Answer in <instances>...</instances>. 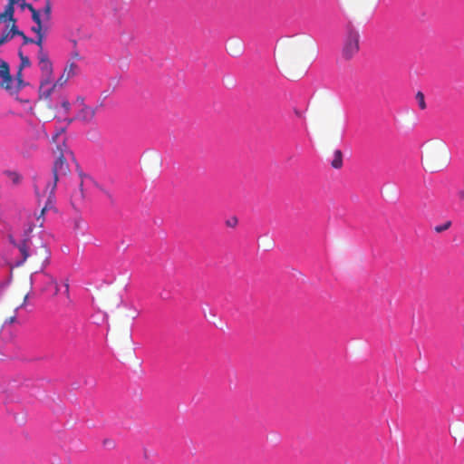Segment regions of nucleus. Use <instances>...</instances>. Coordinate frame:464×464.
Instances as JSON below:
<instances>
[{
	"label": "nucleus",
	"mask_w": 464,
	"mask_h": 464,
	"mask_svg": "<svg viewBox=\"0 0 464 464\" xmlns=\"http://www.w3.org/2000/svg\"><path fill=\"white\" fill-rule=\"evenodd\" d=\"M416 100L418 102L420 110L426 109L424 94L421 92H418L416 94Z\"/></svg>",
	"instance_id": "nucleus-18"
},
{
	"label": "nucleus",
	"mask_w": 464,
	"mask_h": 464,
	"mask_svg": "<svg viewBox=\"0 0 464 464\" xmlns=\"http://www.w3.org/2000/svg\"><path fill=\"white\" fill-rule=\"evenodd\" d=\"M231 52L233 53V54H238L241 52V48L240 46H238L237 50H232Z\"/></svg>",
	"instance_id": "nucleus-30"
},
{
	"label": "nucleus",
	"mask_w": 464,
	"mask_h": 464,
	"mask_svg": "<svg viewBox=\"0 0 464 464\" xmlns=\"http://www.w3.org/2000/svg\"><path fill=\"white\" fill-rule=\"evenodd\" d=\"M5 175L9 178V179L12 181L13 184H19L21 181V176L13 171H6Z\"/></svg>",
	"instance_id": "nucleus-15"
},
{
	"label": "nucleus",
	"mask_w": 464,
	"mask_h": 464,
	"mask_svg": "<svg viewBox=\"0 0 464 464\" xmlns=\"http://www.w3.org/2000/svg\"><path fill=\"white\" fill-rule=\"evenodd\" d=\"M81 102L82 107L80 110V111L76 114L75 120L83 121L85 123H89L94 119L96 114V109L85 105L83 103V100H82Z\"/></svg>",
	"instance_id": "nucleus-10"
},
{
	"label": "nucleus",
	"mask_w": 464,
	"mask_h": 464,
	"mask_svg": "<svg viewBox=\"0 0 464 464\" xmlns=\"http://www.w3.org/2000/svg\"><path fill=\"white\" fill-rule=\"evenodd\" d=\"M74 120H75V118H73V119H65L64 121H66V126L71 124Z\"/></svg>",
	"instance_id": "nucleus-28"
},
{
	"label": "nucleus",
	"mask_w": 464,
	"mask_h": 464,
	"mask_svg": "<svg viewBox=\"0 0 464 464\" xmlns=\"http://www.w3.org/2000/svg\"><path fill=\"white\" fill-rule=\"evenodd\" d=\"M15 320H16L15 315L11 316V317H9V318H7V319L5 320V324H13V323H14V322H15Z\"/></svg>",
	"instance_id": "nucleus-25"
},
{
	"label": "nucleus",
	"mask_w": 464,
	"mask_h": 464,
	"mask_svg": "<svg viewBox=\"0 0 464 464\" xmlns=\"http://www.w3.org/2000/svg\"><path fill=\"white\" fill-rule=\"evenodd\" d=\"M65 288H66V292L68 293V291H69V285L68 284H65Z\"/></svg>",
	"instance_id": "nucleus-33"
},
{
	"label": "nucleus",
	"mask_w": 464,
	"mask_h": 464,
	"mask_svg": "<svg viewBox=\"0 0 464 464\" xmlns=\"http://www.w3.org/2000/svg\"><path fill=\"white\" fill-rule=\"evenodd\" d=\"M57 151L59 152V155L53 166L52 178L45 182L43 189V194L44 196H47L48 201L55 190L59 179L65 177L70 172L69 165L66 161V156H72V152L65 146L64 141H63L62 145H57Z\"/></svg>",
	"instance_id": "nucleus-4"
},
{
	"label": "nucleus",
	"mask_w": 464,
	"mask_h": 464,
	"mask_svg": "<svg viewBox=\"0 0 464 464\" xmlns=\"http://www.w3.org/2000/svg\"><path fill=\"white\" fill-rule=\"evenodd\" d=\"M32 20L35 24L31 30L36 34V35H42L45 34L46 28L44 29L43 21L41 18L40 11H34L32 15Z\"/></svg>",
	"instance_id": "nucleus-12"
},
{
	"label": "nucleus",
	"mask_w": 464,
	"mask_h": 464,
	"mask_svg": "<svg viewBox=\"0 0 464 464\" xmlns=\"http://www.w3.org/2000/svg\"><path fill=\"white\" fill-rule=\"evenodd\" d=\"M42 186V180L38 181L36 184H35V190L38 192V189L40 188V187Z\"/></svg>",
	"instance_id": "nucleus-29"
},
{
	"label": "nucleus",
	"mask_w": 464,
	"mask_h": 464,
	"mask_svg": "<svg viewBox=\"0 0 464 464\" xmlns=\"http://www.w3.org/2000/svg\"><path fill=\"white\" fill-rule=\"evenodd\" d=\"M82 187V181L80 184V191L75 192L73 194V196H72L74 200H82V199H83L84 194H83Z\"/></svg>",
	"instance_id": "nucleus-22"
},
{
	"label": "nucleus",
	"mask_w": 464,
	"mask_h": 464,
	"mask_svg": "<svg viewBox=\"0 0 464 464\" xmlns=\"http://www.w3.org/2000/svg\"><path fill=\"white\" fill-rule=\"evenodd\" d=\"M306 47L303 38H287L281 42L277 55L280 66L288 78L295 79L305 74L308 65L301 63V55Z\"/></svg>",
	"instance_id": "nucleus-1"
},
{
	"label": "nucleus",
	"mask_w": 464,
	"mask_h": 464,
	"mask_svg": "<svg viewBox=\"0 0 464 464\" xmlns=\"http://www.w3.org/2000/svg\"><path fill=\"white\" fill-rule=\"evenodd\" d=\"M50 281L52 284H53L55 285V288H58V284L56 282V280L53 278V277H50ZM58 291V289H56V292Z\"/></svg>",
	"instance_id": "nucleus-26"
},
{
	"label": "nucleus",
	"mask_w": 464,
	"mask_h": 464,
	"mask_svg": "<svg viewBox=\"0 0 464 464\" xmlns=\"http://www.w3.org/2000/svg\"><path fill=\"white\" fill-rule=\"evenodd\" d=\"M6 43V36L0 35V45Z\"/></svg>",
	"instance_id": "nucleus-27"
},
{
	"label": "nucleus",
	"mask_w": 464,
	"mask_h": 464,
	"mask_svg": "<svg viewBox=\"0 0 464 464\" xmlns=\"http://www.w3.org/2000/svg\"><path fill=\"white\" fill-rule=\"evenodd\" d=\"M44 39V34L36 35V38L33 39V44H35L39 47V50H44V48H43Z\"/></svg>",
	"instance_id": "nucleus-21"
},
{
	"label": "nucleus",
	"mask_w": 464,
	"mask_h": 464,
	"mask_svg": "<svg viewBox=\"0 0 464 464\" xmlns=\"http://www.w3.org/2000/svg\"><path fill=\"white\" fill-rule=\"evenodd\" d=\"M10 240L17 246L22 256V260L18 262V265L24 264L28 257H31L35 265H40L41 268L45 267L49 264L51 253L42 240H38L37 244H33L28 239H24L17 244L13 240L12 237H10Z\"/></svg>",
	"instance_id": "nucleus-3"
},
{
	"label": "nucleus",
	"mask_w": 464,
	"mask_h": 464,
	"mask_svg": "<svg viewBox=\"0 0 464 464\" xmlns=\"http://www.w3.org/2000/svg\"><path fill=\"white\" fill-rule=\"evenodd\" d=\"M14 4H19L22 9L27 8L32 14L34 11H38L32 4L26 3L25 0H16Z\"/></svg>",
	"instance_id": "nucleus-16"
},
{
	"label": "nucleus",
	"mask_w": 464,
	"mask_h": 464,
	"mask_svg": "<svg viewBox=\"0 0 464 464\" xmlns=\"http://www.w3.org/2000/svg\"><path fill=\"white\" fill-rule=\"evenodd\" d=\"M62 107L64 109L65 112H68L71 108V104L68 100H63L62 102Z\"/></svg>",
	"instance_id": "nucleus-24"
},
{
	"label": "nucleus",
	"mask_w": 464,
	"mask_h": 464,
	"mask_svg": "<svg viewBox=\"0 0 464 464\" xmlns=\"http://www.w3.org/2000/svg\"><path fill=\"white\" fill-rule=\"evenodd\" d=\"M16 0H9L8 5L5 6V11L0 14V29L1 35H4L6 30H10L12 24L16 23L14 18V3Z\"/></svg>",
	"instance_id": "nucleus-7"
},
{
	"label": "nucleus",
	"mask_w": 464,
	"mask_h": 464,
	"mask_svg": "<svg viewBox=\"0 0 464 464\" xmlns=\"http://www.w3.org/2000/svg\"><path fill=\"white\" fill-rule=\"evenodd\" d=\"M65 128H66V126H62L56 130L55 133L53 135V138H52L53 142L58 141L59 137L64 132Z\"/></svg>",
	"instance_id": "nucleus-20"
},
{
	"label": "nucleus",
	"mask_w": 464,
	"mask_h": 464,
	"mask_svg": "<svg viewBox=\"0 0 464 464\" xmlns=\"http://www.w3.org/2000/svg\"><path fill=\"white\" fill-rule=\"evenodd\" d=\"M360 50V34L354 29L348 31L345 37L342 55L345 60L353 59Z\"/></svg>",
	"instance_id": "nucleus-6"
},
{
	"label": "nucleus",
	"mask_w": 464,
	"mask_h": 464,
	"mask_svg": "<svg viewBox=\"0 0 464 464\" xmlns=\"http://www.w3.org/2000/svg\"><path fill=\"white\" fill-rule=\"evenodd\" d=\"M334 169H341L343 166V153L340 150H336L334 152V159L331 162Z\"/></svg>",
	"instance_id": "nucleus-13"
},
{
	"label": "nucleus",
	"mask_w": 464,
	"mask_h": 464,
	"mask_svg": "<svg viewBox=\"0 0 464 464\" xmlns=\"http://www.w3.org/2000/svg\"><path fill=\"white\" fill-rule=\"evenodd\" d=\"M72 57H73L74 59H80V55H79V53H78L77 52H74V53H72Z\"/></svg>",
	"instance_id": "nucleus-32"
},
{
	"label": "nucleus",
	"mask_w": 464,
	"mask_h": 464,
	"mask_svg": "<svg viewBox=\"0 0 464 464\" xmlns=\"http://www.w3.org/2000/svg\"><path fill=\"white\" fill-rule=\"evenodd\" d=\"M450 160V150L443 141H430L423 146L421 163L427 171L434 173L441 170Z\"/></svg>",
	"instance_id": "nucleus-2"
},
{
	"label": "nucleus",
	"mask_w": 464,
	"mask_h": 464,
	"mask_svg": "<svg viewBox=\"0 0 464 464\" xmlns=\"http://www.w3.org/2000/svg\"><path fill=\"white\" fill-rule=\"evenodd\" d=\"M19 35L23 38L24 44H33V38L27 37L24 32L18 30L15 23L12 24L10 30H6L3 36H6V42L14 38V36Z\"/></svg>",
	"instance_id": "nucleus-11"
},
{
	"label": "nucleus",
	"mask_w": 464,
	"mask_h": 464,
	"mask_svg": "<svg viewBox=\"0 0 464 464\" xmlns=\"http://www.w3.org/2000/svg\"><path fill=\"white\" fill-rule=\"evenodd\" d=\"M101 191L104 194V196L111 202L113 203L114 202V199H113V196L112 194L106 188L101 187L100 188Z\"/></svg>",
	"instance_id": "nucleus-23"
},
{
	"label": "nucleus",
	"mask_w": 464,
	"mask_h": 464,
	"mask_svg": "<svg viewBox=\"0 0 464 464\" xmlns=\"http://www.w3.org/2000/svg\"><path fill=\"white\" fill-rule=\"evenodd\" d=\"M450 226H451V222H450V221H446V222H445L444 224H442V225L436 226V227H434V230H435V232H437V233H441V232H443V231H445V230L449 229V228L450 227Z\"/></svg>",
	"instance_id": "nucleus-19"
},
{
	"label": "nucleus",
	"mask_w": 464,
	"mask_h": 464,
	"mask_svg": "<svg viewBox=\"0 0 464 464\" xmlns=\"http://www.w3.org/2000/svg\"><path fill=\"white\" fill-rule=\"evenodd\" d=\"M38 65L41 71V80L39 86L40 99L49 100L53 91V63L49 58L48 53L39 50L37 53Z\"/></svg>",
	"instance_id": "nucleus-5"
},
{
	"label": "nucleus",
	"mask_w": 464,
	"mask_h": 464,
	"mask_svg": "<svg viewBox=\"0 0 464 464\" xmlns=\"http://www.w3.org/2000/svg\"><path fill=\"white\" fill-rule=\"evenodd\" d=\"M16 83L13 82V88L12 90H8L10 92H17L19 90H21L25 84L22 79V71L18 70L16 74Z\"/></svg>",
	"instance_id": "nucleus-14"
},
{
	"label": "nucleus",
	"mask_w": 464,
	"mask_h": 464,
	"mask_svg": "<svg viewBox=\"0 0 464 464\" xmlns=\"http://www.w3.org/2000/svg\"><path fill=\"white\" fill-rule=\"evenodd\" d=\"M77 65L74 63H71L65 66L63 74L59 77V79L53 83L52 87L53 90L57 86H63L67 81L76 74Z\"/></svg>",
	"instance_id": "nucleus-9"
},
{
	"label": "nucleus",
	"mask_w": 464,
	"mask_h": 464,
	"mask_svg": "<svg viewBox=\"0 0 464 464\" xmlns=\"http://www.w3.org/2000/svg\"><path fill=\"white\" fill-rule=\"evenodd\" d=\"M0 78L1 87L5 90H12L13 88V78L10 74L9 65L6 62L2 61L0 63Z\"/></svg>",
	"instance_id": "nucleus-8"
},
{
	"label": "nucleus",
	"mask_w": 464,
	"mask_h": 464,
	"mask_svg": "<svg viewBox=\"0 0 464 464\" xmlns=\"http://www.w3.org/2000/svg\"><path fill=\"white\" fill-rule=\"evenodd\" d=\"M20 58H21V63L19 66V70L23 71L24 67L31 66V61L27 56L23 55L22 53H19Z\"/></svg>",
	"instance_id": "nucleus-17"
},
{
	"label": "nucleus",
	"mask_w": 464,
	"mask_h": 464,
	"mask_svg": "<svg viewBox=\"0 0 464 464\" xmlns=\"http://www.w3.org/2000/svg\"><path fill=\"white\" fill-rule=\"evenodd\" d=\"M47 208H48V205L46 204V205L43 208V209L41 210V216H42V215H44V213L47 210Z\"/></svg>",
	"instance_id": "nucleus-31"
}]
</instances>
